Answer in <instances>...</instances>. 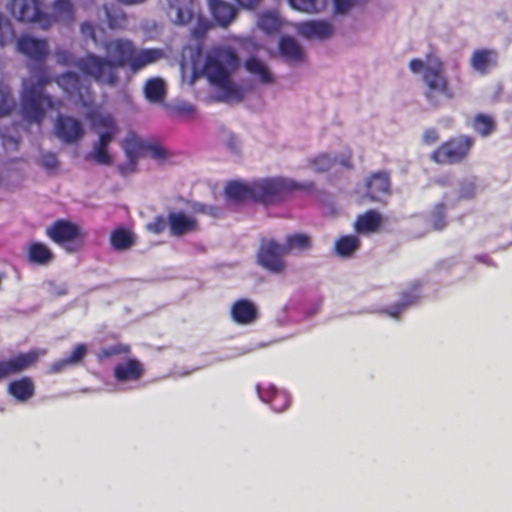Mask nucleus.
<instances>
[{
    "label": "nucleus",
    "instance_id": "1",
    "mask_svg": "<svg viewBox=\"0 0 512 512\" xmlns=\"http://www.w3.org/2000/svg\"><path fill=\"white\" fill-rule=\"evenodd\" d=\"M106 57L87 53L72 64L84 76L100 86L116 87L120 82V69L128 67L137 73L163 56L161 49H137L129 39L117 38L104 43Z\"/></svg>",
    "mask_w": 512,
    "mask_h": 512
},
{
    "label": "nucleus",
    "instance_id": "2",
    "mask_svg": "<svg viewBox=\"0 0 512 512\" xmlns=\"http://www.w3.org/2000/svg\"><path fill=\"white\" fill-rule=\"evenodd\" d=\"M17 49L30 60L41 65L40 74L36 82H23L21 93V113L25 121L30 124H41L45 118L46 110H59L62 101L44 93L45 87L52 79L47 74L44 64L49 55L48 42L29 35H22L17 39Z\"/></svg>",
    "mask_w": 512,
    "mask_h": 512
},
{
    "label": "nucleus",
    "instance_id": "3",
    "mask_svg": "<svg viewBox=\"0 0 512 512\" xmlns=\"http://www.w3.org/2000/svg\"><path fill=\"white\" fill-rule=\"evenodd\" d=\"M239 66L240 60L235 50L221 46L207 54L203 72L209 82L223 92L224 99L242 101L243 91L231 79Z\"/></svg>",
    "mask_w": 512,
    "mask_h": 512
},
{
    "label": "nucleus",
    "instance_id": "4",
    "mask_svg": "<svg viewBox=\"0 0 512 512\" xmlns=\"http://www.w3.org/2000/svg\"><path fill=\"white\" fill-rule=\"evenodd\" d=\"M410 70L417 74L422 72V81L425 89L423 95L433 108L440 107L445 101L454 99L455 93L445 74L443 61L434 55H427L426 60L412 59Z\"/></svg>",
    "mask_w": 512,
    "mask_h": 512
},
{
    "label": "nucleus",
    "instance_id": "5",
    "mask_svg": "<svg viewBox=\"0 0 512 512\" xmlns=\"http://www.w3.org/2000/svg\"><path fill=\"white\" fill-rule=\"evenodd\" d=\"M314 190L313 181L297 182L284 177L264 178L253 182V202L274 205L282 202L291 192Z\"/></svg>",
    "mask_w": 512,
    "mask_h": 512
},
{
    "label": "nucleus",
    "instance_id": "6",
    "mask_svg": "<svg viewBox=\"0 0 512 512\" xmlns=\"http://www.w3.org/2000/svg\"><path fill=\"white\" fill-rule=\"evenodd\" d=\"M160 4L174 24L188 25L195 20L196 25L191 30V34L198 41H201L211 28L209 20L196 10L194 0H160Z\"/></svg>",
    "mask_w": 512,
    "mask_h": 512
},
{
    "label": "nucleus",
    "instance_id": "7",
    "mask_svg": "<svg viewBox=\"0 0 512 512\" xmlns=\"http://www.w3.org/2000/svg\"><path fill=\"white\" fill-rule=\"evenodd\" d=\"M474 146V139L468 135L449 138L440 144L430 155V159L439 165H456L462 163Z\"/></svg>",
    "mask_w": 512,
    "mask_h": 512
},
{
    "label": "nucleus",
    "instance_id": "8",
    "mask_svg": "<svg viewBox=\"0 0 512 512\" xmlns=\"http://www.w3.org/2000/svg\"><path fill=\"white\" fill-rule=\"evenodd\" d=\"M46 235L67 252H76L83 247L85 233L80 227L68 220H57L46 229Z\"/></svg>",
    "mask_w": 512,
    "mask_h": 512
},
{
    "label": "nucleus",
    "instance_id": "9",
    "mask_svg": "<svg viewBox=\"0 0 512 512\" xmlns=\"http://www.w3.org/2000/svg\"><path fill=\"white\" fill-rule=\"evenodd\" d=\"M7 9L19 22L37 23L43 29H48L53 25L52 17L43 12L39 0H10Z\"/></svg>",
    "mask_w": 512,
    "mask_h": 512
},
{
    "label": "nucleus",
    "instance_id": "10",
    "mask_svg": "<svg viewBox=\"0 0 512 512\" xmlns=\"http://www.w3.org/2000/svg\"><path fill=\"white\" fill-rule=\"evenodd\" d=\"M55 82L60 86L69 98L81 103L83 106H89L94 99V92L91 84L82 79L75 72H66L58 75Z\"/></svg>",
    "mask_w": 512,
    "mask_h": 512
},
{
    "label": "nucleus",
    "instance_id": "11",
    "mask_svg": "<svg viewBox=\"0 0 512 512\" xmlns=\"http://www.w3.org/2000/svg\"><path fill=\"white\" fill-rule=\"evenodd\" d=\"M46 354L47 349L45 348H33L8 359H0V382L12 375L20 374L36 366L41 357Z\"/></svg>",
    "mask_w": 512,
    "mask_h": 512
},
{
    "label": "nucleus",
    "instance_id": "12",
    "mask_svg": "<svg viewBox=\"0 0 512 512\" xmlns=\"http://www.w3.org/2000/svg\"><path fill=\"white\" fill-rule=\"evenodd\" d=\"M286 248L275 240L262 243L257 254L258 263L272 273L283 272L286 267L283 259L287 255Z\"/></svg>",
    "mask_w": 512,
    "mask_h": 512
},
{
    "label": "nucleus",
    "instance_id": "13",
    "mask_svg": "<svg viewBox=\"0 0 512 512\" xmlns=\"http://www.w3.org/2000/svg\"><path fill=\"white\" fill-rule=\"evenodd\" d=\"M422 298V282L413 281L406 289L400 292V299L395 304L383 309V312L392 318H399L401 313L412 305H416Z\"/></svg>",
    "mask_w": 512,
    "mask_h": 512
},
{
    "label": "nucleus",
    "instance_id": "14",
    "mask_svg": "<svg viewBox=\"0 0 512 512\" xmlns=\"http://www.w3.org/2000/svg\"><path fill=\"white\" fill-rule=\"evenodd\" d=\"M54 130L56 136L64 143H75L84 135L82 123L71 116L58 115L55 120Z\"/></svg>",
    "mask_w": 512,
    "mask_h": 512
},
{
    "label": "nucleus",
    "instance_id": "15",
    "mask_svg": "<svg viewBox=\"0 0 512 512\" xmlns=\"http://www.w3.org/2000/svg\"><path fill=\"white\" fill-rule=\"evenodd\" d=\"M145 372L144 363L136 357H130L114 366L113 377L117 383L137 382Z\"/></svg>",
    "mask_w": 512,
    "mask_h": 512
},
{
    "label": "nucleus",
    "instance_id": "16",
    "mask_svg": "<svg viewBox=\"0 0 512 512\" xmlns=\"http://www.w3.org/2000/svg\"><path fill=\"white\" fill-rule=\"evenodd\" d=\"M170 233L172 236L180 237L199 229L197 220L186 215L184 212H171L167 216Z\"/></svg>",
    "mask_w": 512,
    "mask_h": 512
},
{
    "label": "nucleus",
    "instance_id": "17",
    "mask_svg": "<svg viewBox=\"0 0 512 512\" xmlns=\"http://www.w3.org/2000/svg\"><path fill=\"white\" fill-rule=\"evenodd\" d=\"M297 32L306 39L324 40L333 34V27L327 21L312 20L299 23Z\"/></svg>",
    "mask_w": 512,
    "mask_h": 512
},
{
    "label": "nucleus",
    "instance_id": "18",
    "mask_svg": "<svg viewBox=\"0 0 512 512\" xmlns=\"http://www.w3.org/2000/svg\"><path fill=\"white\" fill-rule=\"evenodd\" d=\"M231 318L239 325H248L258 318L256 305L248 299H239L231 307Z\"/></svg>",
    "mask_w": 512,
    "mask_h": 512
},
{
    "label": "nucleus",
    "instance_id": "19",
    "mask_svg": "<svg viewBox=\"0 0 512 512\" xmlns=\"http://www.w3.org/2000/svg\"><path fill=\"white\" fill-rule=\"evenodd\" d=\"M390 175L386 171L371 174L366 181V194L373 200H379L382 195L390 191Z\"/></svg>",
    "mask_w": 512,
    "mask_h": 512
},
{
    "label": "nucleus",
    "instance_id": "20",
    "mask_svg": "<svg viewBox=\"0 0 512 512\" xmlns=\"http://www.w3.org/2000/svg\"><path fill=\"white\" fill-rule=\"evenodd\" d=\"M498 64V53L492 49H477L473 52L470 65L473 70L486 75Z\"/></svg>",
    "mask_w": 512,
    "mask_h": 512
},
{
    "label": "nucleus",
    "instance_id": "21",
    "mask_svg": "<svg viewBox=\"0 0 512 512\" xmlns=\"http://www.w3.org/2000/svg\"><path fill=\"white\" fill-rule=\"evenodd\" d=\"M208 4L214 20L222 27H227L237 15V8L227 1L208 0Z\"/></svg>",
    "mask_w": 512,
    "mask_h": 512
},
{
    "label": "nucleus",
    "instance_id": "22",
    "mask_svg": "<svg viewBox=\"0 0 512 512\" xmlns=\"http://www.w3.org/2000/svg\"><path fill=\"white\" fill-rule=\"evenodd\" d=\"M382 224L381 214L370 209L363 214L357 216L354 223V230L361 235H370L376 233Z\"/></svg>",
    "mask_w": 512,
    "mask_h": 512
},
{
    "label": "nucleus",
    "instance_id": "23",
    "mask_svg": "<svg viewBox=\"0 0 512 512\" xmlns=\"http://www.w3.org/2000/svg\"><path fill=\"white\" fill-rule=\"evenodd\" d=\"M8 393L19 402H26L35 394V384L31 377L24 376L8 384Z\"/></svg>",
    "mask_w": 512,
    "mask_h": 512
},
{
    "label": "nucleus",
    "instance_id": "24",
    "mask_svg": "<svg viewBox=\"0 0 512 512\" xmlns=\"http://www.w3.org/2000/svg\"><path fill=\"white\" fill-rule=\"evenodd\" d=\"M253 182L244 183L237 180L229 181L224 189V193L227 199L241 203L246 200L253 201Z\"/></svg>",
    "mask_w": 512,
    "mask_h": 512
},
{
    "label": "nucleus",
    "instance_id": "25",
    "mask_svg": "<svg viewBox=\"0 0 512 512\" xmlns=\"http://www.w3.org/2000/svg\"><path fill=\"white\" fill-rule=\"evenodd\" d=\"M27 258L33 264L46 266L54 260L55 256L46 244L34 241L27 247Z\"/></svg>",
    "mask_w": 512,
    "mask_h": 512
},
{
    "label": "nucleus",
    "instance_id": "26",
    "mask_svg": "<svg viewBox=\"0 0 512 512\" xmlns=\"http://www.w3.org/2000/svg\"><path fill=\"white\" fill-rule=\"evenodd\" d=\"M360 247L361 240L357 235H343L335 241L334 251L341 258H351Z\"/></svg>",
    "mask_w": 512,
    "mask_h": 512
},
{
    "label": "nucleus",
    "instance_id": "27",
    "mask_svg": "<svg viewBox=\"0 0 512 512\" xmlns=\"http://www.w3.org/2000/svg\"><path fill=\"white\" fill-rule=\"evenodd\" d=\"M279 51L288 62L299 63L304 58L301 46L290 36H284L280 39Z\"/></svg>",
    "mask_w": 512,
    "mask_h": 512
},
{
    "label": "nucleus",
    "instance_id": "28",
    "mask_svg": "<svg viewBox=\"0 0 512 512\" xmlns=\"http://www.w3.org/2000/svg\"><path fill=\"white\" fill-rule=\"evenodd\" d=\"M55 22L70 24L74 21V6L70 0H55L52 5V14H49Z\"/></svg>",
    "mask_w": 512,
    "mask_h": 512
},
{
    "label": "nucleus",
    "instance_id": "29",
    "mask_svg": "<svg viewBox=\"0 0 512 512\" xmlns=\"http://www.w3.org/2000/svg\"><path fill=\"white\" fill-rule=\"evenodd\" d=\"M245 69L252 75L258 76L263 84L273 82V76L268 67L258 58L250 57L245 61Z\"/></svg>",
    "mask_w": 512,
    "mask_h": 512
},
{
    "label": "nucleus",
    "instance_id": "30",
    "mask_svg": "<svg viewBox=\"0 0 512 512\" xmlns=\"http://www.w3.org/2000/svg\"><path fill=\"white\" fill-rule=\"evenodd\" d=\"M258 27L267 34H273L280 31L282 21L276 12L266 11L258 15Z\"/></svg>",
    "mask_w": 512,
    "mask_h": 512
},
{
    "label": "nucleus",
    "instance_id": "31",
    "mask_svg": "<svg viewBox=\"0 0 512 512\" xmlns=\"http://www.w3.org/2000/svg\"><path fill=\"white\" fill-rule=\"evenodd\" d=\"M472 127L482 137H487L496 129V122L490 115L478 113L472 121Z\"/></svg>",
    "mask_w": 512,
    "mask_h": 512
},
{
    "label": "nucleus",
    "instance_id": "32",
    "mask_svg": "<svg viewBox=\"0 0 512 512\" xmlns=\"http://www.w3.org/2000/svg\"><path fill=\"white\" fill-rule=\"evenodd\" d=\"M110 243L115 250H126L134 244L133 235L124 228H117L111 233Z\"/></svg>",
    "mask_w": 512,
    "mask_h": 512
},
{
    "label": "nucleus",
    "instance_id": "33",
    "mask_svg": "<svg viewBox=\"0 0 512 512\" xmlns=\"http://www.w3.org/2000/svg\"><path fill=\"white\" fill-rule=\"evenodd\" d=\"M146 98L151 102H161L165 95V84L160 78L149 79L144 87Z\"/></svg>",
    "mask_w": 512,
    "mask_h": 512
},
{
    "label": "nucleus",
    "instance_id": "34",
    "mask_svg": "<svg viewBox=\"0 0 512 512\" xmlns=\"http://www.w3.org/2000/svg\"><path fill=\"white\" fill-rule=\"evenodd\" d=\"M147 142H144L135 135H129L124 139L123 149L127 155V158L137 159L142 154H145Z\"/></svg>",
    "mask_w": 512,
    "mask_h": 512
},
{
    "label": "nucleus",
    "instance_id": "35",
    "mask_svg": "<svg viewBox=\"0 0 512 512\" xmlns=\"http://www.w3.org/2000/svg\"><path fill=\"white\" fill-rule=\"evenodd\" d=\"M131 353V346L126 343H116L110 346L101 348L97 354L98 361H104L115 356H127Z\"/></svg>",
    "mask_w": 512,
    "mask_h": 512
},
{
    "label": "nucleus",
    "instance_id": "36",
    "mask_svg": "<svg viewBox=\"0 0 512 512\" xmlns=\"http://www.w3.org/2000/svg\"><path fill=\"white\" fill-rule=\"evenodd\" d=\"M290 6L306 13H318L325 9L328 0H288Z\"/></svg>",
    "mask_w": 512,
    "mask_h": 512
},
{
    "label": "nucleus",
    "instance_id": "37",
    "mask_svg": "<svg viewBox=\"0 0 512 512\" xmlns=\"http://www.w3.org/2000/svg\"><path fill=\"white\" fill-rule=\"evenodd\" d=\"M286 248L288 254L291 250L296 249L300 251L308 250L311 248V238L304 233H295L288 235L285 240V244H282Z\"/></svg>",
    "mask_w": 512,
    "mask_h": 512
},
{
    "label": "nucleus",
    "instance_id": "38",
    "mask_svg": "<svg viewBox=\"0 0 512 512\" xmlns=\"http://www.w3.org/2000/svg\"><path fill=\"white\" fill-rule=\"evenodd\" d=\"M16 108V101L11 89L0 83V117L8 116Z\"/></svg>",
    "mask_w": 512,
    "mask_h": 512
},
{
    "label": "nucleus",
    "instance_id": "39",
    "mask_svg": "<svg viewBox=\"0 0 512 512\" xmlns=\"http://www.w3.org/2000/svg\"><path fill=\"white\" fill-rule=\"evenodd\" d=\"M87 160H93L100 165H111L112 157L107 147L96 144L93 150L86 156Z\"/></svg>",
    "mask_w": 512,
    "mask_h": 512
},
{
    "label": "nucleus",
    "instance_id": "40",
    "mask_svg": "<svg viewBox=\"0 0 512 512\" xmlns=\"http://www.w3.org/2000/svg\"><path fill=\"white\" fill-rule=\"evenodd\" d=\"M267 402L271 405V408L274 411L282 412L289 406L290 399L285 392L273 390Z\"/></svg>",
    "mask_w": 512,
    "mask_h": 512
},
{
    "label": "nucleus",
    "instance_id": "41",
    "mask_svg": "<svg viewBox=\"0 0 512 512\" xmlns=\"http://www.w3.org/2000/svg\"><path fill=\"white\" fill-rule=\"evenodd\" d=\"M335 159L327 153H321L310 161V165L317 173L329 171L334 165Z\"/></svg>",
    "mask_w": 512,
    "mask_h": 512
},
{
    "label": "nucleus",
    "instance_id": "42",
    "mask_svg": "<svg viewBox=\"0 0 512 512\" xmlns=\"http://www.w3.org/2000/svg\"><path fill=\"white\" fill-rule=\"evenodd\" d=\"M432 226L436 230H442L446 227V206L443 203L435 205L432 214Z\"/></svg>",
    "mask_w": 512,
    "mask_h": 512
},
{
    "label": "nucleus",
    "instance_id": "43",
    "mask_svg": "<svg viewBox=\"0 0 512 512\" xmlns=\"http://www.w3.org/2000/svg\"><path fill=\"white\" fill-rule=\"evenodd\" d=\"M14 36V29L11 22L0 13V46H5Z\"/></svg>",
    "mask_w": 512,
    "mask_h": 512
},
{
    "label": "nucleus",
    "instance_id": "44",
    "mask_svg": "<svg viewBox=\"0 0 512 512\" xmlns=\"http://www.w3.org/2000/svg\"><path fill=\"white\" fill-rule=\"evenodd\" d=\"M88 353V347L85 343H79L74 346L73 350L66 357L67 361L71 366H77L81 364Z\"/></svg>",
    "mask_w": 512,
    "mask_h": 512
},
{
    "label": "nucleus",
    "instance_id": "45",
    "mask_svg": "<svg viewBox=\"0 0 512 512\" xmlns=\"http://www.w3.org/2000/svg\"><path fill=\"white\" fill-rule=\"evenodd\" d=\"M145 154H149L153 159L165 160L169 157V153L159 144L147 143Z\"/></svg>",
    "mask_w": 512,
    "mask_h": 512
},
{
    "label": "nucleus",
    "instance_id": "46",
    "mask_svg": "<svg viewBox=\"0 0 512 512\" xmlns=\"http://www.w3.org/2000/svg\"><path fill=\"white\" fill-rule=\"evenodd\" d=\"M168 219H166L163 215L156 216L152 222L148 224L149 231L154 234H161L167 227Z\"/></svg>",
    "mask_w": 512,
    "mask_h": 512
},
{
    "label": "nucleus",
    "instance_id": "47",
    "mask_svg": "<svg viewBox=\"0 0 512 512\" xmlns=\"http://www.w3.org/2000/svg\"><path fill=\"white\" fill-rule=\"evenodd\" d=\"M69 367H71V365L67 361L66 357L61 358V359H58V360L52 362L49 365V367L47 369V373L51 374V375L59 374V373H62L63 371H65L66 369H68Z\"/></svg>",
    "mask_w": 512,
    "mask_h": 512
},
{
    "label": "nucleus",
    "instance_id": "48",
    "mask_svg": "<svg viewBox=\"0 0 512 512\" xmlns=\"http://www.w3.org/2000/svg\"><path fill=\"white\" fill-rule=\"evenodd\" d=\"M96 125L104 128L105 131H111V133H116L117 131L115 120L111 115L100 116L96 121Z\"/></svg>",
    "mask_w": 512,
    "mask_h": 512
},
{
    "label": "nucleus",
    "instance_id": "49",
    "mask_svg": "<svg viewBox=\"0 0 512 512\" xmlns=\"http://www.w3.org/2000/svg\"><path fill=\"white\" fill-rule=\"evenodd\" d=\"M137 161V159L128 158L126 163L119 164L117 167L119 174L123 177H127L134 173L137 169Z\"/></svg>",
    "mask_w": 512,
    "mask_h": 512
},
{
    "label": "nucleus",
    "instance_id": "50",
    "mask_svg": "<svg viewBox=\"0 0 512 512\" xmlns=\"http://www.w3.org/2000/svg\"><path fill=\"white\" fill-rule=\"evenodd\" d=\"M41 164L47 169H55L58 167V159L54 153H45L42 155Z\"/></svg>",
    "mask_w": 512,
    "mask_h": 512
},
{
    "label": "nucleus",
    "instance_id": "51",
    "mask_svg": "<svg viewBox=\"0 0 512 512\" xmlns=\"http://www.w3.org/2000/svg\"><path fill=\"white\" fill-rule=\"evenodd\" d=\"M476 194V186L473 183L463 184L459 191V198L472 199Z\"/></svg>",
    "mask_w": 512,
    "mask_h": 512
},
{
    "label": "nucleus",
    "instance_id": "52",
    "mask_svg": "<svg viewBox=\"0 0 512 512\" xmlns=\"http://www.w3.org/2000/svg\"><path fill=\"white\" fill-rule=\"evenodd\" d=\"M422 138L425 144L431 145L439 140V133L435 128H428L424 131Z\"/></svg>",
    "mask_w": 512,
    "mask_h": 512
},
{
    "label": "nucleus",
    "instance_id": "53",
    "mask_svg": "<svg viewBox=\"0 0 512 512\" xmlns=\"http://www.w3.org/2000/svg\"><path fill=\"white\" fill-rule=\"evenodd\" d=\"M335 10L338 13H345L353 5V0H333Z\"/></svg>",
    "mask_w": 512,
    "mask_h": 512
},
{
    "label": "nucleus",
    "instance_id": "54",
    "mask_svg": "<svg viewBox=\"0 0 512 512\" xmlns=\"http://www.w3.org/2000/svg\"><path fill=\"white\" fill-rule=\"evenodd\" d=\"M80 28L84 36L90 37L94 41L96 40L95 27L91 22L82 23Z\"/></svg>",
    "mask_w": 512,
    "mask_h": 512
},
{
    "label": "nucleus",
    "instance_id": "55",
    "mask_svg": "<svg viewBox=\"0 0 512 512\" xmlns=\"http://www.w3.org/2000/svg\"><path fill=\"white\" fill-rule=\"evenodd\" d=\"M236 2V4L243 8V9H247V10H254L256 9L262 0H234Z\"/></svg>",
    "mask_w": 512,
    "mask_h": 512
},
{
    "label": "nucleus",
    "instance_id": "56",
    "mask_svg": "<svg viewBox=\"0 0 512 512\" xmlns=\"http://www.w3.org/2000/svg\"><path fill=\"white\" fill-rule=\"evenodd\" d=\"M108 23L111 28H120L122 27L126 22V17L124 15H121L119 19L114 18L108 11H106Z\"/></svg>",
    "mask_w": 512,
    "mask_h": 512
},
{
    "label": "nucleus",
    "instance_id": "57",
    "mask_svg": "<svg viewBox=\"0 0 512 512\" xmlns=\"http://www.w3.org/2000/svg\"><path fill=\"white\" fill-rule=\"evenodd\" d=\"M339 163L342 166L346 167L347 169H352L353 168L352 151H351V149H348L346 153H343V154L340 155Z\"/></svg>",
    "mask_w": 512,
    "mask_h": 512
},
{
    "label": "nucleus",
    "instance_id": "58",
    "mask_svg": "<svg viewBox=\"0 0 512 512\" xmlns=\"http://www.w3.org/2000/svg\"><path fill=\"white\" fill-rule=\"evenodd\" d=\"M114 135H115V133H111V131H105V132L101 133L97 144L108 148Z\"/></svg>",
    "mask_w": 512,
    "mask_h": 512
},
{
    "label": "nucleus",
    "instance_id": "59",
    "mask_svg": "<svg viewBox=\"0 0 512 512\" xmlns=\"http://www.w3.org/2000/svg\"><path fill=\"white\" fill-rule=\"evenodd\" d=\"M175 110L179 114L190 115L194 112V107L191 104H183L176 106Z\"/></svg>",
    "mask_w": 512,
    "mask_h": 512
},
{
    "label": "nucleus",
    "instance_id": "60",
    "mask_svg": "<svg viewBox=\"0 0 512 512\" xmlns=\"http://www.w3.org/2000/svg\"><path fill=\"white\" fill-rule=\"evenodd\" d=\"M119 2L126 4V5H133V4H139L144 2L145 0H118Z\"/></svg>",
    "mask_w": 512,
    "mask_h": 512
}]
</instances>
